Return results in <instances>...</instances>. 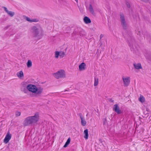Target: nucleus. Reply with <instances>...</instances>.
<instances>
[{
	"label": "nucleus",
	"mask_w": 151,
	"mask_h": 151,
	"mask_svg": "<svg viewBox=\"0 0 151 151\" xmlns=\"http://www.w3.org/2000/svg\"><path fill=\"white\" fill-rule=\"evenodd\" d=\"M32 31L33 37L38 40L40 39L43 35V31L40 25L34 26L32 27Z\"/></svg>",
	"instance_id": "1"
},
{
	"label": "nucleus",
	"mask_w": 151,
	"mask_h": 151,
	"mask_svg": "<svg viewBox=\"0 0 151 151\" xmlns=\"http://www.w3.org/2000/svg\"><path fill=\"white\" fill-rule=\"evenodd\" d=\"M39 119V115L36 113L32 116H28L25 118L23 122V124L24 126H27L34 123L37 122Z\"/></svg>",
	"instance_id": "2"
},
{
	"label": "nucleus",
	"mask_w": 151,
	"mask_h": 151,
	"mask_svg": "<svg viewBox=\"0 0 151 151\" xmlns=\"http://www.w3.org/2000/svg\"><path fill=\"white\" fill-rule=\"evenodd\" d=\"M27 89L29 91L35 93L36 95H40L42 92L43 88L41 87H37L36 86L29 84L27 86Z\"/></svg>",
	"instance_id": "3"
},
{
	"label": "nucleus",
	"mask_w": 151,
	"mask_h": 151,
	"mask_svg": "<svg viewBox=\"0 0 151 151\" xmlns=\"http://www.w3.org/2000/svg\"><path fill=\"white\" fill-rule=\"evenodd\" d=\"M53 75L57 79L65 77V72L63 70H59L56 73H53Z\"/></svg>",
	"instance_id": "4"
},
{
	"label": "nucleus",
	"mask_w": 151,
	"mask_h": 151,
	"mask_svg": "<svg viewBox=\"0 0 151 151\" xmlns=\"http://www.w3.org/2000/svg\"><path fill=\"white\" fill-rule=\"evenodd\" d=\"M119 16L121 25L123 29L126 30L127 28V25L124 15L123 13L121 12L119 14Z\"/></svg>",
	"instance_id": "5"
},
{
	"label": "nucleus",
	"mask_w": 151,
	"mask_h": 151,
	"mask_svg": "<svg viewBox=\"0 0 151 151\" xmlns=\"http://www.w3.org/2000/svg\"><path fill=\"white\" fill-rule=\"evenodd\" d=\"M80 28L77 27L74 30L73 33L72 34L73 37L75 38H77L80 37L79 32Z\"/></svg>",
	"instance_id": "6"
},
{
	"label": "nucleus",
	"mask_w": 151,
	"mask_h": 151,
	"mask_svg": "<svg viewBox=\"0 0 151 151\" xmlns=\"http://www.w3.org/2000/svg\"><path fill=\"white\" fill-rule=\"evenodd\" d=\"M122 79L124 82V85L125 86H128L130 83V78L127 77V78H122Z\"/></svg>",
	"instance_id": "7"
},
{
	"label": "nucleus",
	"mask_w": 151,
	"mask_h": 151,
	"mask_svg": "<svg viewBox=\"0 0 151 151\" xmlns=\"http://www.w3.org/2000/svg\"><path fill=\"white\" fill-rule=\"evenodd\" d=\"M11 134L8 132L4 139V142L5 143H7L11 139Z\"/></svg>",
	"instance_id": "8"
},
{
	"label": "nucleus",
	"mask_w": 151,
	"mask_h": 151,
	"mask_svg": "<svg viewBox=\"0 0 151 151\" xmlns=\"http://www.w3.org/2000/svg\"><path fill=\"white\" fill-rule=\"evenodd\" d=\"M2 8L4 9L5 12H6L9 15L10 17H12L15 14L14 12L11 11H9L8 10L7 8L3 6L2 7Z\"/></svg>",
	"instance_id": "9"
},
{
	"label": "nucleus",
	"mask_w": 151,
	"mask_h": 151,
	"mask_svg": "<svg viewBox=\"0 0 151 151\" xmlns=\"http://www.w3.org/2000/svg\"><path fill=\"white\" fill-rule=\"evenodd\" d=\"M113 109L118 114H119L121 112L119 109V107L117 104H115L114 105Z\"/></svg>",
	"instance_id": "10"
},
{
	"label": "nucleus",
	"mask_w": 151,
	"mask_h": 151,
	"mask_svg": "<svg viewBox=\"0 0 151 151\" xmlns=\"http://www.w3.org/2000/svg\"><path fill=\"white\" fill-rule=\"evenodd\" d=\"M129 45L132 51H136V50H137L138 49L137 48V47L135 44H132L131 45L130 42H129Z\"/></svg>",
	"instance_id": "11"
},
{
	"label": "nucleus",
	"mask_w": 151,
	"mask_h": 151,
	"mask_svg": "<svg viewBox=\"0 0 151 151\" xmlns=\"http://www.w3.org/2000/svg\"><path fill=\"white\" fill-rule=\"evenodd\" d=\"M80 118L81 120V124L82 126H85L86 125V122L85 121L84 119L83 118V115L81 114H79Z\"/></svg>",
	"instance_id": "12"
},
{
	"label": "nucleus",
	"mask_w": 151,
	"mask_h": 151,
	"mask_svg": "<svg viewBox=\"0 0 151 151\" xmlns=\"http://www.w3.org/2000/svg\"><path fill=\"white\" fill-rule=\"evenodd\" d=\"M134 66L135 69L139 70L142 68L141 64L140 63H134L133 64Z\"/></svg>",
	"instance_id": "13"
},
{
	"label": "nucleus",
	"mask_w": 151,
	"mask_h": 151,
	"mask_svg": "<svg viewBox=\"0 0 151 151\" xmlns=\"http://www.w3.org/2000/svg\"><path fill=\"white\" fill-rule=\"evenodd\" d=\"M25 19L27 21L29 22H37L38 21V20L37 19H31L27 17H25Z\"/></svg>",
	"instance_id": "14"
},
{
	"label": "nucleus",
	"mask_w": 151,
	"mask_h": 151,
	"mask_svg": "<svg viewBox=\"0 0 151 151\" xmlns=\"http://www.w3.org/2000/svg\"><path fill=\"white\" fill-rule=\"evenodd\" d=\"M86 64L85 63H83L80 64L79 66V70L80 71L83 70L85 69Z\"/></svg>",
	"instance_id": "15"
},
{
	"label": "nucleus",
	"mask_w": 151,
	"mask_h": 151,
	"mask_svg": "<svg viewBox=\"0 0 151 151\" xmlns=\"http://www.w3.org/2000/svg\"><path fill=\"white\" fill-rule=\"evenodd\" d=\"M83 21L86 24H89L91 22L90 19L88 17L86 16L83 18Z\"/></svg>",
	"instance_id": "16"
},
{
	"label": "nucleus",
	"mask_w": 151,
	"mask_h": 151,
	"mask_svg": "<svg viewBox=\"0 0 151 151\" xmlns=\"http://www.w3.org/2000/svg\"><path fill=\"white\" fill-rule=\"evenodd\" d=\"M80 37H84L86 35V33L85 31L81 29L80 28V32H79Z\"/></svg>",
	"instance_id": "17"
},
{
	"label": "nucleus",
	"mask_w": 151,
	"mask_h": 151,
	"mask_svg": "<svg viewBox=\"0 0 151 151\" xmlns=\"http://www.w3.org/2000/svg\"><path fill=\"white\" fill-rule=\"evenodd\" d=\"M84 134H85L84 137L86 139H88V129H86L84 131Z\"/></svg>",
	"instance_id": "18"
},
{
	"label": "nucleus",
	"mask_w": 151,
	"mask_h": 151,
	"mask_svg": "<svg viewBox=\"0 0 151 151\" xmlns=\"http://www.w3.org/2000/svg\"><path fill=\"white\" fill-rule=\"evenodd\" d=\"M17 75L19 78H21L24 76L22 70L20 71L19 72H18L17 73Z\"/></svg>",
	"instance_id": "19"
},
{
	"label": "nucleus",
	"mask_w": 151,
	"mask_h": 151,
	"mask_svg": "<svg viewBox=\"0 0 151 151\" xmlns=\"http://www.w3.org/2000/svg\"><path fill=\"white\" fill-rule=\"evenodd\" d=\"M89 10L90 12L93 15L95 14V13L94 12L93 9L92 7V6L91 4L89 5Z\"/></svg>",
	"instance_id": "20"
},
{
	"label": "nucleus",
	"mask_w": 151,
	"mask_h": 151,
	"mask_svg": "<svg viewBox=\"0 0 151 151\" xmlns=\"http://www.w3.org/2000/svg\"><path fill=\"white\" fill-rule=\"evenodd\" d=\"M133 17L134 19L137 20L139 19V16L138 13H135L134 14V13L133 14Z\"/></svg>",
	"instance_id": "21"
},
{
	"label": "nucleus",
	"mask_w": 151,
	"mask_h": 151,
	"mask_svg": "<svg viewBox=\"0 0 151 151\" xmlns=\"http://www.w3.org/2000/svg\"><path fill=\"white\" fill-rule=\"evenodd\" d=\"M70 137H69L67 140V141L65 142V145H64L63 147H67L68 145L70 144Z\"/></svg>",
	"instance_id": "22"
},
{
	"label": "nucleus",
	"mask_w": 151,
	"mask_h": 151,
	"mask_svg": "<svg viewBox=\"0 0 151 151\" xmlns=\"http://www.w3.org/2000/svg\"><path fill=\"white\" fill-rule=\"evenodd\" d=\"M139 100L142 103H143L145 101V98L142 95H140L139 98Z\"/></svg>",
	"instance_id": "23"
},
{
	"label": "nucleus",
	"mask_w": 151,
	"mask_h": 151,
	"mask_svg": "<svg viewBox=\"0 0 151 151\" xmlns=\"http://www.w3.org/2000/svg\"><path fill=\"white\" fill-rule=\"evenodd\" d=\"M99 81V79L98 78H94V86H96L97 85Z\"/></svg>",
	"instance_id": "24"
},
{
	"label": "nucleus",
	"mask_w": 151,
	"mask_h": 151,
	"mask_svg": "<svg viewBox=\"0 0 151 151\" xmlns=\"http://www.w3.org/2000/svg\"><path fill=\"white\" fill-rule=\"evenodd\" d=\"M32 62L31 60H29L27 63V67L28 68H30L32 66Z\"/></svg>",
	"instance_id": "25"
},
{
	"label": "nucleus",
	"mask_w": 151,
	"mask_h": 151,
	"mask_svg": "<svg viewBox=\"0 0 151 151\" xmlns=\"http://www.w3.org/2000/svg\"><path fill=\"white\" fill-rule=\"evenodd\" d=\"M59 1L61 4L65 5L66 2L65 0H58Z\"/></svg>",
	"instance_id": "26"
},
{
	"label": "nucleus",
	"mask_w": 151,
	"mask_h": 151,
	"mask_svg": "<svg viewBox=\"0 0 151 151\" xmlns=\"http://www.w3.org/2000/svg\"><path fill=\"white\" fill-rule=\"evenodd\" d=\"M59 53H60V56L61 57V58H63L64 56L65 55V53L64 52H62V51L60 52Z\"/></svg>",
	"instance_id": "27"
},
{
	"label": "nucleus",
	"mask_w": 151,
	"mask_h": 151,
	"mask_svg": "<svg viewBox=\"0 0 151 151\" xmlns=\"http://www.w3.org/2000/svg\"><path fill=\"white\" fill-rule=\"evenodd\" d=\"M59 52L58 51H55V57L56 58H58L59 56H60Z\"/></svg>",
	"instance_id": "28"
},
{
	"label": "nucleus",
	"mask_w": 151,
	"mask_h": 151,
	"mask_svg": "<svg viewBox=\"0 0 151 151\" xmlns=\"http://www.w3.org/2000/svg\"><path fill=\"white\" fill-rule=\"evenodd\" d=\"M27 83L26 82H23L22 83V86L24 87H27V86L28 85H27Z\"/></svg>",
	"instance_id": "29"
},
{
	"label": "nucleus",
	"mask_w": 151,
	"mask_h": 151,
	"mask_svg": "<svg viewBox=\"0 0 151 151\" xmlns=\"http://www.w3.org/2000/svg\"><path fill=\"white\" fill-rule=\"evenodd\" d=\"M107 122V119L106 118H105L103 119V124L104 125L106 124Z\"/></svg>",
	"instance_id": "30"
},
{
	"label": "nucleus",
	"mask_w": 151,
	"mask_h": 151,
	"mask_svg": "<svg viewBox=\"0 0 151 151\" xmlns=\"http://www.w3.org/2000/svg\"><path fill=\"white\" fill-rule=\"evenodd\" d=\"M21 113L19 111H17L16 113V115L17 116H19L20 115Z\"/></svg>",
	"instance_id": "31"
},
{
	"label": "nucleus",
	"mask_w": 151,
	"mask_h": 151,
	"mask_svg": "<svg viewBox=\"0 0 151 151\" xmlns=\"http://www.w3.org/2000/svg\"><path fill=\"white\" fill-rule=\"evenodd\" d=\"M127 36L128 37V39H127V40L129 41V39L130 38L131 39H132V37H131V33H130L129 34H127Z\"/></svg>",
	"instance_id": "32"
},
{
	"label": "nucleus",
	"mask_w": 151,
	"mask_h": 151,
	"mask_svg": "<svg viewBox=\"0 0 151 151\" xmlns=\"http://www.w3.org/2000/svg\"><path fill=\"white\" fill-rule=\"evenodd\" d=\"M127 6L128 7V8H130V4L129 3V2H127Z\"/></svg>",
	"instance_id": "33"
},
{
	"label": "nucleus",
	"mask_w": 151,
	"mask_h": 151,
	"mask_svg": "<svg viewBox=\"0 0 151 151\" xmlns=\"http://www.w3.org/2000/svg\"><path fill=\"white\" fill-rule=\"evenodd\" d=\"M104 37V35L102 34H101L100 36V40H100Z\"/></svg>",
	"instance_id": "34"
},
{
	"label": "nucleus",
	"mask_w": 151,
	"mask_h": 151,
	"mask_svg": "<svg viewBox=\"0 0 151 151\" xmlns=\"http://www.w3.org/2000/svg\"><path fill=\"white\" fill-rule=\"evenodd\" d=\"M109 101L110 102H114V100L112 99H109Z\"/></svg>",
	"instance_id": "35"
},
{
	"label": "nucleus",
	"mask_w": 151,
	"mask_h": 151,
	"mask_svg": "<svg viewBox=\"0 0 151 151\" xmlns=\"http://www.w3.org/2000/svg\"><path fill=\"white\" fill-rule=\"evenodd\" d=\"M142 1L145 2H147L149 0H142Z\"/></svg>",
	"instance_id": "36"
},
{
	"label": "nucleus",
	"mask_w": 151,
	"mask_h": 151,
	"mask_svg": "<svg viewBox=\"0 0 151 151\" xmlns=\"http://www.w3.org/2000/svg\"><path fill=\"white\" fill-rule=\"evenodd\" d=\"M27 91V90L26 89H24V91L25 93H26V92Z\"/></svg>",
	"instance_id": "37"
},
{
	"label": "nucleus",
	"mask_w": 151,
	"mask_h": 151,
	"mask_svg": "<svg viewBox=\"0 0 151 151\" xmlns=\"http://www.w3.org/2000/svg\"><path fill=\"white\" fill-rule=\"evenodd\" d=\"M9 27V26H7V27H5V28H4V29H7Z\"/></svg>",
	"instance_id": "38"
},
{
	"label": "nucleus",
	"mask_w": 151,
	"mask_h": 151,
	"mask_svg": "<svg viewBox=\"0 0 151 151\" xmlns=\"http://www.w3.org/2000/svg\"><path fill=\"white\" fill-rule=\"evenodd\" d=\"M144 37L147 38V35L145 34H144Z\"/></svg>",
	"instance_id": "39"
},
{
	"label": "nucleus",
	"mask_w": 151,
	"mask_h": 151,
	"mask_svg": "<svg viewBox=\"0 0 151 151\" xmlns=\"http://www.w3.org/2000/svg\"><path fill=\"white\" fill-rule=\"evenodd\" d=\"M78 8H79V10H80V11H82V10H81V9L79 7V6H78Z\"/></svg>",
	"instance_id": "40"
},
{
	"label": "nucleus",
	"mask_w": 151,
	"mask_h": 151,
	"mask_svg": "<svg viewBox=\"0 0 151 151\" xmlns=\"http://www.w3.org/2000/svg\"><path fill=\"white\" fill-rule=\"evenodd\" d=\"M137 35H140V32L139 31L138 32V33H137Z\"/></svg>",
	"instance_id": "41"
},
{
	"label": "nucleus",
	"mask_w": 151,
	"mask_h": 151,
	"mask_svg": "<svg viewBox=\"0 0 151 151\" xmlns=\"http://www.w3.org/2000/svg\"><path fill=\"white\" fill-rule=\"evenodd\" d=\"M67 91V90H65L64 91V92H65V91Z\"/></svg>",
	"instance_id": "42"
},
{
	"label": "nucleus",
	"mask_w": 151,
	"mask_h": 151,
	"mask_svg": "<svg viewBox=\"0 0 151 151\" xmlns=\"http://www.w3.org/2000/svg\"><path fill=\"white\" fill-rule=\"evenodd\" d=\"M76 1H78V0H75Z\"/></svg>",
	"instance_id": "43"
},
{
	"label": "nucleus",
	"mask_w": 151,
	"mask_h": 151,
	"mask_svg": "<svg viewBox=\"0 0 151 151\" xmlns=\"http://www.w3.org/2000/svg\"><path fill=\"white\" fill-rule=\"evenodd\" d=\"M87 116H88V114H86V115Z\"/></svg>",
	"instance_id": "44"
},
{
	"label": "nucleus",
	"mask_w": 151,
	"mask_h": 151,
	"mask_svg": "<svg viewBox=\"0 0 151 151\" xmlns=\"http://www.w3.org/2000/svg\"><path fill=\"white\" fill-rule=\"evenodd\" d=\"M124 37H126V36H124Z\"/></svg>",
	"instance_id": "45"
}]
</instances>
